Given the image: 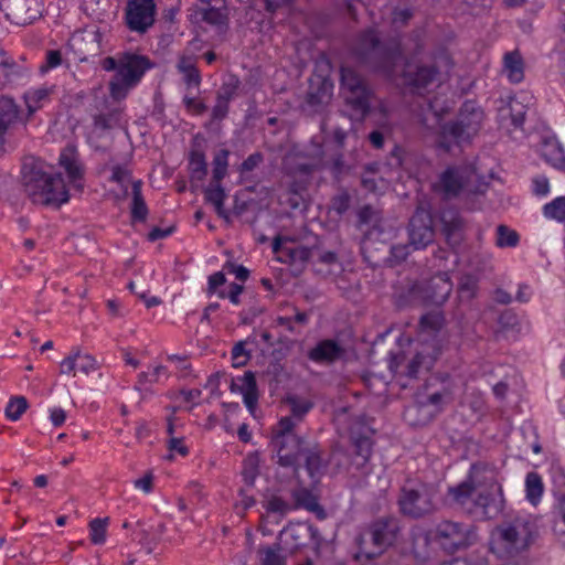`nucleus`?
<instances>
[{
    "label": "nucleus",
    "instance_id": "nucleus-1",
    "mask_svg": "<svg viewBox=\"0 0 565 565\" xmlns=\"http://www.w3.org/2000/svg\"><path fill=\"white\" fill-rule=\"evenodd\" d=\"M493 486V469L486 462L472 463L466 480L461 482V511L473 521L494 518L501 507L490 493Z\"/></svg>",
    "mask_w": 565,
    "mask_h": 565
},
{
    "label": "nucleus",
    "instance_id": "nucleus-2",
    "mask_svg": "<svg viewBox=\"0 0 565 565\" xmlns=\"http://www.w3.org/2000/svg\"><path fill=\"white\" fill-rule=\"evenodd\" d=\"M352 54L359 65L371 72L391 77L397 62L403 55L401 40L391 39L382 42L375 28H367L359 32Z\"/></svg>",
    "mask_w": 565,
    "mask_h": 565
},
{
    "label": "nucleus",
    "instance_id": "nucleus-3",
    "mask_svg": "<svg viewBox=\"0 0 565 565\" xmlns=\"http://www.w3.org/2000/svg\"><path fill=\"white\" fill-rule=\"evenodd\" d=\"M24 191L35 204L60 207L70 200V193L61 173L49 174L42 162L34 158L24 160L21 168Z\"/></svg>",
    "mask_w": 565,
    "mask_h": 565
},
{
    "label": "nucleus",
    "instance_id": "nucleus-4",
    "mask_svg": "<svg viewBox=\"0 0 565 565\" xmlns=\"http://www.w3.org/2000/svg\"><path fill=\"white\" fill-rule=\"evenodd\" d=\"M536 526L527 515H518L501 523L492 534V548L501 555L525 551L534 540Z\"/></svg>",
    "mask_w": 565,
    "mask_h": 565
},
{
    "label": "nucleus",
    "instance_id": "nucleus-5",
    "mask_svg": "<svg viewBox=\"0 0 565 565\" xmlns=\"http://www.w3.org/2000/svg\"><path fill=\"white\" fill-rule=\"evenodd\" d=\"M435 543L446 554L454 555L459 550V523L441 521L434 530L415 527L412 532V551L416 559L424 562L429 557V546Z\"/></svg>",
    "mask_w": 565,
    "mask_h": 565
},
{
    "label": "nucleus",
    "instance_id": "nucleus-6",
    "mask_svg": "<svg viewBox=\"0 0 565 565\" xmlns=\"http://www.w3.org/2000/svg\"><path fill=\"white\" fill-rule=\"evenodd\" d=\"M153 66V62L146 55L130 52L121 54L119 56V68L113 75L108 86L111 98L115 100L125 99Z\"/></svg>",
    "mask_w": 565,
    "mask_h": 565
},
{
    "label": "nucleus",
    "instance_id": "nucleus-7",
    "mask_svg": "<svg viewBox=\"0 0 565 565\" xmlns=\"http://www.w3.org/2000/svg\"><path fill=\"white\" fill-rule=\"evenodd\" d=\"M398 521L394 518H382L372 522L355 540L359 548L356 557L374 558L382 554L397 539Z\"/></svg>",
    "mask_w": 565,
    "mask_h": 565
},
{
    "label": "nucleus",
    "instance_id": "nucleus-8",
    "mask_svg": "<svg viewBox=\"0 0 565 565\" xmlns=\"http://www.w3.org/2000/svg\"><path fill=\"white\" fill-rule=\"evenodd\" d=\"M340 83L345 92V103L356 119H364L371 113L373 90L361 75L350 66H341Z\"/></svg>",
    "mask_w": 565,
    "mask_h": 565
},
{
    "label": "nucleus",
    "instance_id": "nucleus-9",
    "mask_svg": "<svg viewBox=\"0 0 565 565\" xmlns=\"http://www.w3.org/2000/svg\"><path fill=\"white\" fill-rule=\"evenodd\" d=\"M297 420L291 416L281 417L273 429L271 445L277 452V462L281 467L295 468L303 440L294 433Z\"/></svg>",
    "mask_w": 565,
    "mask_h": 565
},
{
    "label": "nucleus",
    "instance_id": "nucleus-10",
    "mask_svg": "<svg viewBox=\"0 0 565 565\" xmlns=\"http://www.w3.org/2000/svg\"><path fill=\"white\" fill-rule=\"evenodd\" d=\"M492 173L481 172L476 160L461 164V210L475 211L482 206Z\"/></svg>",
    "mask_w": 565,
    "mask_h": 565
},
{
    "label": "nucleus",
    "instance_id": "nucleus-11",
    "mask_svg": "<svg viewBox=\"0 0 565 565\" xmlns=\"http://www.w3.org/2000/svg\"><path fill=\"white\" fill-rule=\"evenodd\" d=\"M491 269V256L480 246L466 252L461 268V301L471 300L478 296L479 281Z\"/></svg>",
    "mask_w": 565,
    "mask_h": 565
},
{
    "label": "nucleus",
    "instance_id": "nucleus-12",
    "mask_svg": "<svg viewBox=\"0 0 565 565\" xmlns=\"http://www.w3.org/2000/svg\"><path fill=\"white\" fill-rule=\"evenodd\" d=\"M527 96H507L498 99L497 121L499 128L519 140L525 137L523 128L525 115L527 113Z\"/></svg>",
    "mask_w": 565,
    "mask_h": 565
},
{
    "label": "nucleus",
    "instance_id": "nucleus-13",
    "mask_svg": "<svg viewBox=\"0 0 565 565\" xmlns=\"http://www.w3.org/2000/svg\"><path fill=\"white\" fill-rule=\"evenodd\" d=\"M448 397L446 391L427 394L418 392L414 402L405 407L403 418L409 426H425L443 411Z\"/></svg>",
    "mask_w": 565,
    "mask_h": 565
},
{
    "label": "nucleus",
    "instance_id": "nucleus-14",
    "mask_svg": "<svg viewBox=\"0 0 565 565\" xmlns=\"http://www.w3.org/2000/svg\"><path fill=\"white\" fill-rule=\"evenodd\" d=\"M434 499L435 490L427 484H420L417 488L403 487L397 504L403 515L419 519L435 511Z\"/></svg>",
    "mask_w": 565,
    "mask_h": 565
},
{
    "label": "nucleus",
    "instance_id": "nucleus-15",
    "mask_svg": "<svg viewBox=\"0 0 565 565\" xmlns=\"http://www.w3.org/2000/svg\"><path fill=\"white\" fill-rule=\"evenodd\" d=\"M157 6L154 0H128L125 10V22L132 32L145 33L156 21Z\"/></svg>",
    "mask_w": 565,
    "mask_h": 565
},
{
    "label": "nucleus",
    "instance_id": "nucleus-16",
    "mask_svg": "<svg viewBox=\"0 0 565 565\" xmlns=\"http://www.w3.org/2000/svg\"><path fill=\"white\" fill-rule=\"evenodd\" d=\"M452 284L446 274L435 276L423 284H416L412 294L419 297L425 306H441L449 297Z\"/></svg>",
    "mask_w": 565,
    "mask_h": 565
},
{
    "label": "nucleus",
    "instance_id": "nucleus-17",
    "mask_svg": "<svg viewBox=\"0 0 565 565\" xmlns=\"http://www.w3.org/2000/svg\"><path fill=\"white\" fill-rule=\"evenodd\" d=\"M486 121L487 114L478 100H465L461 104V143L472 142L483 129Z\"/></svg>",
    "mask_w": 565,
    "mask_h": 565
},
{
    "label": "nucleus",
    "instance_id": "nucleus-18",
    "mask_svg": "<svg viewBox=\"0 0 565 565\" xmlns=\"http://www.w3.org/2000/svg\"><path fill=\"white\" fill-rule=\"evenodd\" d=\"M409 244L414 249H423L434 241L435 231L428 213L417 211L408 224Z\"/></svg>",
    "mask_w": 565,
    "mask_h": 565
},
{
    "label": "nucleus",
    "instance_id": "nucleus-19",
    "mask_svg": "<svg viewBox=\"0 0 565 565\" xmlns=\"http://www.w3.org/2000/svg\"><path fill=\"white\" fill-rule=\"evenodd\" d=\"M58 166L64 170L70 184L77 190H83L85 167L75 146L67 145L61 150Z\"/></svg>",
    "mask_w": 565,
    "mask_h": 565
},
{
    "label": "nucleus",
    "instance_id": "nucleus-20",
    "mask_svg": "<svg viewBox=\"0 0 565 565\" xmlns=\"http://www.w3.org/2000/svg\"><path fill=\"white\" fill-rule=\"evenodd\" d=\"M537 147L546 163L557 170L565 171V151L550 129H544L540 135Z\"/></svg>",
    "mask_w": 565,
    "mask_h": 565
},
{
    "label": "nucleus",
    "instance_id": "nucleus-21",
    "mask_svg": "<svg viewBox=\"0 0 565 565\" xmlns=\"http://www.w3.org/2000/svg\"><path fill=\"white\" fill-rule=\"evenodd\" d=\"M281 539L286 543H288V540L291 541V551L306 546L308 542L319 545L322 541L318 527L310 523H298L285 527L281 531Z\"/></svg>",
    "mask_w": 565,
    "mask_h": 565
},
{
    "label": "nucleus",
    "instance_id": "nucleus-22",
    "mask_svg": "<svg viewBox=\"0 0 565 565\" xmlns=\"http://www.w3.org/2000/svg\"><path fill=\"white\" fill-rule=\"evenodd\" d=\"M439 71L435 65H416L414 70L407 64L402 77L412 93L422 94L437 77Z\"/></svg>",
    "mask_w": 565,
    "mask_h": 565
},
{
    "label": "nucleus",
    "instance_id": "nucleus-23",
    "mask_svg": "<svg viewBox=\"0 0 565 565\" xmlns=\"http://www.w3.org/2000/svg\"><path fill=\"white\" fill-rule=\"evenodd\" d=\"M170 377V371L166 365L151 364L146 371L138 373L134 390L148 395L154 393L156 385H163Z\"/></svg>",
    "mask_w": 565,
    "mask_h": 565
},
{
    "label": "nucleus",
    "instance_id": "nucleus-24",
    "mask_svg": "<svg viewBox=\"0 0 565 565\" xmlns=\"http://www.w3.org/2000/svg\"><path fill=\"white\" fill-rule=\"evenodd\" d=\"M232 391H238L243 396V403L250 414H254L259 398L255 373L246 371L244 375L233 379Z\"/></svg>",
    "mask_w": 565,
    "mask_h": 565
},
{
    "label": "nucleus",
    "instance_id": "nucleus-25",
    "mask_svg": "<svg viewBox=\"0 0 565 565\" xmlns=\"http://www.w3.org/2000/svg\"><path fill=\"white\" fill-rule=\"evenodd\" d=\"M333 85L327 78L310 81L309 89L306 95V106L311 108L312 113L320 111L331 99Z\"/></svg>",
    "mask_w": 565,
    "mask_h": 565
},
{
    "label": "nucleus",
    "instance_id": "nucleus-26",
    "mask_svg": "<svg viewBox=\"0 0 565 565\" xmlns=\"http://www.w3.org/2000/svg\"><path fill=\"white\" fill-rule=\"evenodd\" d=\"M344 353L343 348L331 339L319 341L308 352V359L315 363H333L339 360Z\"/></svg>",
    "mask_w": 565,
    "mask_h": 565
},
{
    "label": "nucleus",
    "instance_id": "nucleus-27",
    "mask_svg": "<svg viewBox=\"0 0 565 565\" xmlns=\"http://www.w3.org/2000/svg\"><path fill=\"white\" fill-rule=\"evenodd\" d=\"M562 483L554 490V532L558 542L565 547V480L559 476Z\"/></svg>",
    "mask_w": 565,
    "mask_h": 565
},
{
    "label": "nucleus",
    "instance_id": "nucleus-28",
    "mask_svg": "<svg viewBox=\"0 0 565 565\" xmlns=\"http://www.w3.org/2000/svg\"><path fill=\"white\" fill-rule=\"evenodd\" d=\"M301 457H303L305 468L310 478L313 479L322 476L327 461L322 458V451L318 445L307 448L301 446L297 465Z\"/></svg>",
    "mask_w": 565,
    "mask_h": 565
},
{
    "label": "nucleus",
    "instance_id": "nucleus-29",
    "mask_svg": "<svg viewBox=\"0 0 565 565\" xmlns=\"http://www.w3.org/2000/svg\"><path fill=\"white\" fill-rule=\"evenodd\" d=\"M502 73L510 83L519 84L524 79V60L519 50L507 52L502 58Z\"/></svg>",
    "mask_w": 565,
    "mask_h": 565
},
{
    "label": "nucleus",
    "instance_id": "nucleus-30",
    "mask_svg": "<svg viewBox=\"0 0 565 565\" xmlns=\"http://www.w3.org/2000/svg\"><path fill=\"white\" fill-rule=\"evenodd\" d=\"M433 190L445 198L459 195V167L447 168L433 184Z\"/></svg>",
    "mask_w": 565,
    "mask_h": 565
},
{
    "label": "nucleus",
    "instance_id": "nucleus-31",
    "mask_svg": "<svg viewBox=\"0 0 565 565\" xmlns=\"http://www.w3.org/2000/svg\"><path fill=\"white\" fill-rule=\"evenodd\" d=\"M143 182L138 179L131 182L130 218L134 223H143L149 214L148 206L142 195Z\"/></svg>",
    "mask_w": 565,
    "mask_h": 565
},
{
    "label": "nucleus",
    "instance_id": "nucleus-32",
    "mask_svg": "<svg viewBox=\"0 0 565 565\" xmlns=\"http://www.w3.org/2000/svg\"><path fill=\"white\" fill-rule=\"evenodd\" d=\"M54 86H41L31 88L24 93V103L29 115H33L51 102Z\"/></svg>",
    "mask_w": 565,
    "mask_h": 565
},
{
    "label": "nucleus",
    "instance_id": "nucleus-33",
    "mask_svg": "<svg viewBox=\"0 0 565 565\" xmlns=\"http://www.w3.org/2000/svg\"><path fill=\"white\" fill-rule=\"evenodd\" d=\"M18 116L19 107L15 102L10 97H0V146L3 145L4 136Z\"/></svg>",
    "mask_w": 565,
    "mask_h": 565
},
{
    "label": "nucleus",
    "instance_id": "nucleus-34",
    "mask_svg": "<svg viewBox=\"0 0 565 565\" xmlns=\"http://www.w3.org/2000/svg\"><path fill=\"white\" fill-rule=\"evenodd\" d=\"M28 75L25 67L18 64L13 57L7 52L0 65V78L3 89L7 85L19 82Z\"/></svg>",
    "mask_w": 565,
    "mask_h": 565
},
{
    "label": "nucleus",
    "instance_id": "nucleus-35",
    "mask_svg": "<svg viewBox=\"0 0 565 565\" xmlns=\"http://www.w3.org/2000/svg\"><path fill=\"white\" fill-rule=\"evenodd\" d=\"M188 168L193 180L203 181L207 175V162L205 153L200 148H192L188 156Z\"/></svg>",
    "mask_w": 565,
    "mask_h": 565
},
{
    "label": "nucleus",
    "instance_id": "nucleus-36",
    "mask_svg": "<svg viewBox=\"0 0 565 565\" xmlns=\"http://www.w3.org/2000/svg\"><path fill=\"white\" fill-rule=\"evenodd\" d=\"M295 509L303 508L310 512H317L320 519L324 518V512L320 507L317 497L306 488H299L292 491Z\"/></svg>",
    "mask_w": 565,
    "mask_h": 565
},
{
    "label": "nucleus",
    "instance_id": "nucleus-37",
    "mask_svg": "<svg viewBox=\"0 0 565 565\" xmlns=\"http://www.w3.org/2000/svg\"><path fill=\"white\" fill-rule=\"evenodd\" d=\"M353 447H354L353 465L358 469H363L372 456L373 441L367 436H358L353 439Z\"/></svg>",
    "mask_w": 565,
    "mask_h": 565
},
{
    "label": "nucleus",
    "instance_id": "nucleus-38",
    "mask_svg": "<svg viewBox=\"0 0 565 565\" xmlns=\"http://www.w3.org/2000/svg\"><path fill=\"white\" fill-rule=\"evenodd\" d=\"M204 199L207 203H211L214 206L218 216L226 217L224 209L226 193L221 183H213L212 180L210 185L204 190Z\"/></svg>",
    "mask_w": 565,
    "mask_h": 565
},
{
    "label": "nucleus",
    "instance_id": "nucleus-39",
    "mask_svg": "<svg viewBox=\"0 0 565 565\" xmlns=\"http://www.w3.org/2000/svg\"><path fill=\"white\" fill-rule=\"evenodd\" d=\"M230 154L231 152L228 149H220L214 153L212 160L213 183H222L227 175Z\"/></svg>",
    "mask_w": 565,
    "mask_h": 565
},
{
    "label": "nucleus",
    "instance_id": "nucleus-40",
    "mask_svg": "<svg viewBox=\"0 0 565 565\" xmlns=\"http://www.w3.org/2000/svg\"><path fill=\"white\" fill-rule=\"evenodd\" d=\"M29 407L28 399L24 396H12L9 398L4 415L10 422H18Z\"/></svg>",
    "mask_w": 565,
    "mask_h": 565
},
{
    "label": "nucleus",
    "instance_id": "nucleus-41",
    "mask_svg": "<svg viewBox=\"0 0 565 565\" xmlns=\"http://www.w3.org/2000/svg\"><path fill=\"white\" fill-rule=\"evenodd\" d=\"M542 478L536 472H529L525 478L526 499L536 504L543 494Z\"/></svg>",
    "mask_w": 565,
    "mask_h": 565
},
{
    "label": "nucleus",
    "instance_id": "nucleus-42",
    "mask_svg": "<svg viewBox=\"0 0 565 565\" xmlns=\"http://www.w3.org/2000/svg\"><path fill=\"white\" fill-rule=\"evenodd\" d=\"M108 522V518H95L89 522V539L93 544L102 545L106 542Z\"/></svg>",
    "mask_w": 565,
    "mask_h": 565
},
{
    "label": "nucleus",
    "instance_id": "nucleus-43",
    "mask_svg": "<svg viewBox=\"0 0 565 565\" xmlns=\"http://www.w3.org/2000/svg\"><path fill=\"white\" fill-rule=\"evenodd\" d=\"M290 406L291 417L297 422H301L303 417L313 408V403L310 399L301 398L298 396H290L287 398Z\"/></svg>",
    "mask_w": 565,
    "mask_h": 565
},
{
    "label": "nucleus",
    "instance_id": "nucleus-44",
    "mask_svg": "<svg viewBox=\"0 0 565 565\" xmlns=\"http://www.w3.org/2000/svg\"><path fill=\"white\" fill-rule=\"evenodd\" d=\"M520 236L507 225H499L497 227L495 245L500 248H512L519 244Z\"/></svg>",
    "mask_w": 565,
    "mask_h": 565
},
{
    "label": "nucleus",
    "instance_id": "nucleus-45",
    "mask_svg": "<svg viewBox=\"0 0 565 565\" xmlns=\"http://www.w3.org/2000/svg\"><path fill=\"white\" fill-rule=\"evenodd\" d=\"M543 215L559 223L565 222V196H557L543 206Z\"/></svg>",
    "mask_w": 565,
    "mask_h": 565
},
{
    "label": "nucleus",
    "instance_id": "nucleus-46",
    "mask_svg": "<svg viewBox=\"0 0 565 565\" xmlns=\"http://www.w3.org/2000/svg\"><path fill=\"white\" fill-rule=\"evenodd\" d=\"M444 321V316L440 312L425 313L419 320V331L437 333L443 328Z\"/></svg>",
    "mask_w": 565,
    "mask_h": 565
},
{
    "label": "nucleus",
    "instance_id": "nucleus-47",
    "mask_svg": "<svg viewBox=\"0 0 565 565\" xmlns=\"http://www.w3.org/2000/svg\"><path fill=\"white\" fill-rule=\"evenodd\" d=\"M131 178V171L122 164H115L111 168L110 182L117 183L122 190L124 195L128 194V182Z\"/></svg>",
    "mask_w": 565,
    "mask_h": 565
},
{
    "label": "nucleus",
    "instance_id": "nucleus-48",
    "mask_svg": "<svg viewBox=\"0 0 565 565\" xmlns=\"http://www.w3.org/2000/svg\"><path fill=\"white\" fill-rule=\"evenodd\" d=\"M498 323L504 332H520V320L518 315L511 309L502 311L498 318Z\"/></svg>",
    "mask_w": 565,
    "mask_h": 565
},
{
    "label": "nucleus",
    "instance_id": "nucleus-49",
    "mask_svg": "<svg viewBox=\"0 0 565 565\" xmlns=\"http://www.w3.org/2000/svg\"><path fill=\"white\" fill-rule=\"evenodd\" d=\"M440 218L444 224V233L449 242L459 230V212L444 211Z\"/></svg>",
    "mask_w": 565,
    "mask_h": 565
},
{
    "label": "nucleus",
    "instance_id": "nucleus-50",
    "mask_svg": "<svg viewBox=\"0 0 565 565\" xmlns=\"http://www.w3.org/2000/svg\"><path fill=\"white\" fill-rule=\"evenodd\" d=\"M232 366L235 369L245 366L250 360V352L246 349V342H237L231 351Z\"/></svg>",
    "mask_w": 565,
    "mask_h": 565
},
{
    "label": "nucleus",
    "instance_id": "nucleus-51",
    "mask_svg": "<svg viewBox=\"0 0 565 565\" xmlns=\"http://www.w3.org/2000/svg\"><path fill=\"white\" fill-rule=\"evenodd\" d=\"M94 127L100 130H107L113 128L119 121V113L113 110L109 113L97 114L93 118Z\"/></svg>",
    "mask_w": 565,
    "mask_h": 565
},
{
    "label": "nucleus",
    "instance_id": "nucleus-52",
    "mask_svg": "<svg viewBox=\"0 0 565 565\" xmlns=\"http://www.w3.org/2000/svg\"><path fill=\"white\" fill-rule=\"evenodd\" d=\"M413 17L414 10L412 8L396 7L392 11L391 22L394 28H403L408 24Z\"/></svg>",
    "mask_w": 565,
    "mask_h": 565
},
{
    "label": "nucleus",
    "instance_id": "nucleus-53",
    "mask_svg": "<svg viewBox=\"0 0 565 565\" xmlns=\"http://www.w3.org/2000/svg\"><path fill=\"white\" fill-rule=\"evenodd\" d=\"M238 89V79L233 78L231 82L223 83L220 90L216 94V98L231 104L234 97L237 94Z\"/></svg>",
    "mask_w": 565,
    "mask_h": 565
},
{
    "label": "nucleus",
    "instance_id": "nucleus-54",
    "mask_svg": "<svg viewBox=\"0 0 565 565\" xmlns=\"http://www.w3.org/2000/svg\"><path fill=\"white\" fill-rule=\"evenodd\" d=\"M258 475L257 459L248 457L244 461V468L242 471L243 480L247 486H253Z\"/></svg>",
    "mask_w": 565,
    "mask_h": 565
},
{
    "label": "nucleus",
    "instance_id": "nucleus-55",
    "mask_svg": "<svg viewBox=\"0 0 565 565\" xmlns=\"http://www.w3.org/2000/svg\"><path fill=\"white\" fill-rule=\"evenodd\" d=\"M77 371L88 375L97 370V361L90 354L76 353Z\"/></svg>",
    "mask_w": 565,
    "mask_h": 565
},
{
    "label": "nucleus",
    "instance_id": "nucleus-56",
    "mask_svg": "<svg viewBox=\"0 0 565 565\" xmlns=\"http://www.w3.org/2000/svg\"><path fill=\"white\" fill-rule=\"evenodd\" d=\"M263 565H285V558L279 553V547L268 546L260 551Z\"/></svg>",
    "mask_w": 565,
    "mask_h": 565
},
{
    "label": "nucleus",
    "instance_id": "nucleus-57",
    "mask_svg": "<svg viewBox=\"0 0 565 565\" xmlns=\"http://www.w3.org/2000/svg\"><path fill=\"white\" fill-rule=\"evenodd\" d=\"M350 204L351 196L347 191L337 194L331 200V209L340 216L350 209Z\"/></svg>",
    "mask_w": 565,
    "mask_h": 565
},
{
    "label": "nucleus",
    "instance_id": "nucleus-58",
    "mask_svg": "<svg viewBox=\"0 0 565 565\" xmlns=\"http://www.w3.org/2000/svg\"><path fill=\"white\" fill-rule=\"evenodd\" d=\"M63 62L62 53L60 50H50L46 52L45 55V63L40 66L41 73H47L52 70L57 68L61 66Z\"/></svg>",
    "mask_w": 565,
    "mask_h": 565
},
{
    "label": "nucleus",
    "instance_id": "nucleus-59",
    "mask_svg": "<svg viewBox=\"0 0 565 565\" xmlns=\"http://www.w3.org/2000/svg\"><path fill=\"white\" fill-rule=\"evenodd\" d=\"M179 397L183 404L190 408H193L194 406L199 405L202 397V391L200 388H182L179 391Z\"/></svg>",
    "mask_w": 565,
    "mask_h": 565
},
{
    "label": "nucleus",
    "instance_id": "nucleus-60",
    "mask_svg": "<svg viewBox=\"0 0 565 565\" xmlns=\"http://www.w3.org/2000/svg\"><path fill=\"white\" fill-rule=\"evenodd\" d=\"M267 512L270 513H278V514H286L289 511L292 510V507L290 503H288L286 500H284L280 497H271L267 502Z\"/></svg>",
    "mask_w": 565,
    "mask_h": 565
},
{
    "label": "nucleus",
    "instance_id": "nucleus-61",
    "mask_svg": "<svg viewBox=\"0 0 565 565\" xmlns=\"http://www.w3.org/2000/svg\"><path fill=\"white\" fill-rule=\"evenodd\" d=\"M182 102L186 110L196 116L204 114L207 109V106L202 100L189 95H185Z\"/></svg>",
    "mask_w": 565,
    "mask_h": 565
},
{
    "label": "nucleus",
    "instance_id": "nucleus-62",
    "mask_svg": "<svg viewBox=\"0 0 565 565\" xmlns=\"http://www.w3.org/2000/svg\"><path fill=\"white\" fill-rule=\"evenodd\" d=\"M134 488L145 494H150L153 491V473L146 472L141 478L134 480Z\"/></svg>",
    "mask_w": 565,
    "mask_h": 565
},
{
    "label": "nucleus",
    "instance_id": "nucleus-63",
    "mask_svg": "<svg viewBox=\"0 0 565 565\" xmlns=\"http://www.w3.org/2000/svg\"><path fill=\"white\" fill-rule=\"evenodd\" d=\"M243 292V286L236 282H232L228 286V290H221L217 292V296L222 299L227 298L233 305H239V296Z\"/></svg>",
    "mask_w": 565,
    "mask_h": 565
},
{
    "label": "nucleus",
    "instance_id": "nucleus-64",
    "mask_svg": "<svg viewBox=\"0 0 565 565\" xmlns=\"http://www.w3.org/2000/svg\"><path fill=\"white\" fill-rule=\"evenodd\" d=\"M263 161V154L260 152H254L249 154L238 167V171L241 174L252 172L255 170Z\"/></svg>",
    "mask_w": 565,
    "mask_h": 565
}]
</instances>
